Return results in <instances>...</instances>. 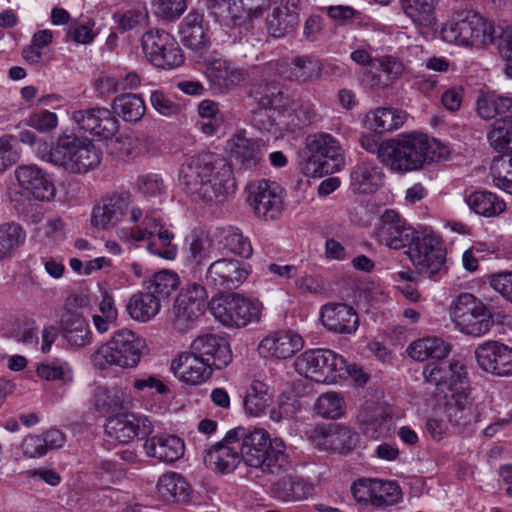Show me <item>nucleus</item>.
Here are the masks:
<instances>
[{
    "label": "nucleus",
    "instance_id": "nucleus-12",
    "mask_svg": "<svg viewBox=\"0 0 512 512\" xmlns=\"http://www.w3.org/2000/svg\"><path fill=\"white\" fill-rule=\"evenodd\" d=\"M210 309L215 319L228 327H245L260 314L257 304L236 293L213 299Z\"/></svg>",
    "mask_w": 512,
    "mask_h": 512
},
{
    "label": "nucleus",
    "instance_id": "nucleus-43",
    "mask_svg": "<svg viewBox=\"0 0 512 512\" xmlns=\"http://www.w3.org/2000/svg\"><path fill=\"white\" fill-rule=\"evenodd\" d=\"M180 284L176 273L162 270L155 273L149 280L145 281L144 289L153 296L157 302L162 305L169 302L172 294L177 290Z\"/></svg>",
    "mask_w": 512,
    "mask_h": 512
},
{
    "label": "nucleus",
    "instance_id": "nucleus-26",
    "mask_svg": "<svg viewBox=\"0 0 512 512\" xmlns=\"http://www.w3.org/2000/svg\"><path fill=\"white\" fill-rule=\"evenodd\" d=\"M231 157L241 168L255 169L263 160L265 144L261 139L248 138L244 131L235 133L228 142Z\"/></svg>",
    "mask_w": 512,
    "mask_h": 512
},
{
    "label": "nucleus",
    "instance_id": "nucleus-50",
    "mask_svg": "<svg viewBox=\"0 0 512 512\" xmlns=\"http://www.w3.org/2000/svg\"><path fill=\"white\" fill-rule=\"evenodd\" d=\"M37 375L46 381H58L67 384L73 380V369L70 364L61 358L46 359L36 368Z\"/></svg>",
    "mask_w": 512,
    "mask_h": 512
},
{
    "label": "nucleus",
    "instance_id": "nucleus-54",
    "mask_svg": "<svg viewBox=\"0 0 512 512\" xmlns=\"http://www.w3.org/2000/svg\"><path fill=\"white\" fill-rule=\"evenodd\" d=\"M26 234L16 223L0 225V259L12 256L16 249L25 241Z\"/></svg>",
    "mask_w": 512,
    "mask_h": 512
},
{
    "label": "nucleus",
    "instance_id": "nucleus-22",
    "mask_svg": "<svg viewBox=\"0 0 512 512\" xmlns=\"http://www.w3.org/2000/svg\"><path fill=\"white\" fill-rule=\"evenodd\" d=\"M301 0H278L266 16L267 33L281 38L291 33L299 23Z\"/></svg>",
    "mask_w": 512,
    "mask_h": 512
},
{
    "label": "nucleus",
    "instance_id": "nucleus-29",
    "mask_svg": "<svg viewBox=\"0 0 512 512\" xmlns=\"http://www.w3.org/2000/svg\"><path fill=\"white\" fill-rule=\"evenodd\" d=\"M321 321L329 331L352 334L359 326V319L353 307L345 303H328L321 309Z\"/></svg>",
    "mask_w": 512,
    "mask_h": 512
},
{
    "label": "nucleus",
    "instance_id": "nucleus-38",
    "mask_svg": "<svg viewBox=\"0 0 512 512\" xmlns=\"http://www.w3.org/2000/svg\"><path fill=\"white\" fill-rule=\"evenodd\" d=\"M350 178L354 192L369 194L382 186L384 174L376 163L363 161L353 168Z\"/></svg>",
    "mask_w": 512,
    "mask_h": 512
},
{
    "label": "nucleus",
    "instance_id": "nucleus-1",
    "mask_svg": "<svg viewBox=\"0 0 512 512\" xmlns=\"http://www.w3.org/2000/svg\"><path fill=\"white\" fill-rule=\"evenodd\" d=\"M179 182L190 195L205 203L222 202L235 190L233 170L226 158L204 152L188 157L179 172Z\"/></svg>",
    "mask_w": 512,
    "mask_h": 512
},
{
    "label": "nucleus",
    "instance_id": "nucleus-60",
    "mask_svg": "<svg viewBox=\"0 0 512 512\" xmlns=\"http://www.w3.org/2000/svg\"><path fill=\"white\" fill-rule=\"evenodd\" d=\"M152 5L162 20L175 21L187 10L188 0H153Z\"/></svg>",
    "mask_w": 512,
    "mask_h": 512
},
{
    "label": "nucleus",
    "instance_id": "nucleus-21",
    "mask_svg": "<svg viewBox=\"0 0 512 512\" xmlns=\"http://www.w3.org/2000/svg\"><path fill=\"white\" fill-rule=\"evenodd\" d=\"M131 203L132 197L128 192L114 193L103 198L93 208L91 224L101 229L113 227L128 213Z\"/></svg>",
    "mask_w": 512,
    "mask_h": 512
},
{
    "label": "nucleus",
    "instance_id": "nucleus-40",
    "mask_svg": "<svg viewBox=\"0 0 512 512\" xmlns=\"http://www.w3.org/2000/svg\"><path fill=\"white\" fill-rule=\"evenodd\" d=\"M65 442L60 430L50 429L41 435H28L21 444L23 454L29 458H37L45 455L49 450L58 449Z\"/></svg>",
    "mask_w": 512,
    "mask_h": 512
},
{
    "label": "nucleus",
    "instance_id": "nucleus-49",
    "mask_svg": "<svg viewBox=\"0 0 512 512\" xmlns=\"http://www.w3.org/2000/svg\"><path fill=\"white\" fill-rule=\"evenodd\" d=\"M113 114H117L124 121L136 122L145 114V103L140 95L126 93L114 98L112 102Z\"/></svg>",
    "mask_w": 512,
    "mask_h": 512
},
{
    "label": "nucleus",
    "instance_id": "nucleus-34",
    "mask_svg": "<svg viewBox=\"0 0 512 512\" xmlns=\"http://www.w3.org/2000/svg\"><path fill=\"white\" fill-rule=\"evenodd\" d=\"M207 8L216 14L215 10L227 4V13L233 25L239 26L246 20L258 17L269 0H205Z\"/></svg>",
    "mask_w": 512,
    "mask_h": 512
},
{
    "label": "nucleus",
    "instance_id": "nucleus-14",
    "mask_svg": "<svg viewBox=\"0 0 512 512\" xmlns=\"http://www.w3.org/2000/svg\"><path fill=\"white\" fill-rule=\"evenodd\" d=\"M248 202L255 215L263 220H274L282 213V189L273 181L260 179L248 185Z\"/></svg>",
    "mask_w": 512,
    "mask_h": 512
},
{
    "label": "nucleus",
    "instance_id": "nucleus-52",
    "mask_svg": "<svg viewBox=\"0 0 512 512\" xmlns=\"http://www.w3.org/2000/svg\"><path fill=\"white\" fill-rule=\"evenodd\" d=\"M487 138L496 151L512 152V119L509 116H504L495 120Z\"/></svg>",
    "mask_w": 512,
    "mask_h": 512
},
{
    "label": "nucleus",
    "instance_id": "nucleus-24",
    "mask_svg": "<svg viewBox=\"0 0 512 512\" xmlns=\"http://www.w3.org/2000/svg\"><path fill=\"white\" fill-rule=\"evenodd\" d=\"M194 355L205 360L213 369H222L232 361V352L225 338L215 334L198 336L190 345Z\"/></svg>",
    "mask_w": 512,
    "mask_h": 512
},
{
    "label": "nucleus",
    "instance_id": "nucleus-25",
    "mask_svg": "<svg viewBox=\"0 0 512 512\" xmlns=\"http://www.w3.org/2000/svg\"><path fill=\"white\" fill-rule=\"evenodd\" d=\"M404 71L403 63L396 57H377L362 76V83L371 90H383L393 85Z\"/></svg>",
    "mask_w": 512,
    "mask_h": 512
},
{
    "label": "nucleus",
    "instance_id": "nucleus-10",
    "mask_svg": "<svg viewBox=\"0 0 512 512\" xmlns=\"http://www.w3.org/2000/svg\"><path fill=\"white\" fill-rule=\"evenodd\" d=\"M141 46L147 60L162 69H173L182 65L184 57L176 39L163 29L146 31Z\"/></svg>",
    "mask_w": 512,
    "mask_h": 512
},
{
    "label": "nucleus",
    "instance_id": "nucleus-3",
    "mask_svg": "<svg viewBox=\"0 0 512 512\" xmlns=\"http://www.w3.org/2000/svg\"><path fill=\"white\" fill-rule=\"evenodd\" d=\"M448 154L447 146L440 141L418 133L390 139L382 153L384 165L396 173L419 170L426 163L439 161Z\"/></svg>",
    "mask_w": 512,
    "mask_h": 512
},
{
    "label": "nucleus",
    "instance_id": "nucleus-59",
    "mask_svg": "<svg viewBox=\"0 0 512 512\" xmlns=\"http://www.w3.org/2000/svg\"><path fill=\"white\" fill-rule=\"evenodd\" d=\"M315 410L324 418H340L344 414V400L336 392L325 393L317 399Z\"/></svg>",
    "mask_w": 512,
    "mask_h": 512
},
{
    "label": "nucleus",
    "instance_id": "nucleus-55",
    "mask_svg": "<svg viewBox=\"0 0 512 512\" xmlns=\"http://www.w3.org/2000/svg\"><path fill=\"white\" fill-rule=\"evenodd\" d=\"M174 234L167 229L161 230L152 237L147 250L166 260H173L177 255V246L172 243Z\"/></svg>",
    "mask_w": 512,
    "mask_h": 512
},
{
    "label": "nucleus",
    "instance_id": "nucleus-41",
    "mask_svg": "<svg viewBox=\"0 0 512 512\" xmlns=\"http://www.w3.org/2000/svg\"><path fill=\"white\" fill-rule=\"evenodd\" d=\"M407 119L406 112L392 107H379L365 117L367 127L375 133L390 132L400 128Z\"/></svg>",
    "mask_w": 512,
    "mask_h": 512
},
{
    "label": "nucleus",
    "instance_id": "nucleus-18",
    "mask_svg": "<svg viewBox=\"0 0 512 512\" xmlns=\"http://www.w3.org/2000/svg\"><path fill=\"white\" fill-rule=\"evenodd\" d=\"M249 276L248 265L233 259L220 258L206 269L205 279L209 286L219 290L239 288Z\"/></svg>",
    "mask_w": 512,
    "mask_h": 512
},
{
    "label": "nucleus",
    "instance_id": "nucleus-17",
    "mask_svg": "<svg viewBox=\"0 0 512 512\" xmlns=\"http://www.w3.org/2000/svg\"><path fill=\"white\" fill-rule=\"evenodd\" d=\"M418 232L407 224L397 211L386 209L380 216L375 233L380 243L397 250L409 247L415 241Z\"/></svg>",
    "mask_w": 512,
    "mask_h": 512
},
{
    "label": "nucleus",
    "instance_id": "nucleus-33",
    "mask_svg": "<svg viewBox=\"0 0 512 512\" xmlns=\"http://www.w3.org/2000/svg\"><path fill=\"white\" fill-rule=\"evenodd\" d=\"M144 450L148 456L161 462L173 463L184 455L185 444L176 435L159 434L146 439Z\"/></svg>",
    "mask_w": 512,
    "mask_h": 512
},
{
    "label": "nucleus",
    "instance_id": "nucleus-57",
    "mask_svg": "<svg viewBox=\"0 0 512 512\" xmlns=\"http://www.w3.org/2000/svg\"><path fill=\"white\" fill-rule=\"evenodd\" d=\"M401 497L399 486L392 481L374 480V497L372 505L383 508L398 502Z\"/></svg>",
    "mask_w": 512,
    "mask_h": 512
},
{
    "label": "nucleus",
    "instance_id": "nucleus-63",
    "mask_svg": "<svg viewBox=\"0 0 512 512\" xmlns=\"http://www.w3.org/2000/svg\"><path fill=\"white\" fill-rule=\"evenodd\" d=\"M210 258V242L203 238H194L189 246V254L187 256L189 263L194 268H200Z\"/></svg>",
    "mask_w": 512,
    "mask_h": 512
},
{
    "label": "nucleus",
    "instance_id": "nucleus-62",
    "mask_svg": "<svg viewBox=\"0 0 512 512\" xmlns=\"http://www.w3.org/2000/svg\"><path fill=\"white\" fill-rule=\"evenodd\" d=\"M148 19L149 15L145 7L129 9L118 17V30L126 32L147 25Z\"/></svg>",
    "mask_w": 512,
    "mask_h": 512
},
{
    "label": "nucleus",
    "instance_id": "nucleus-15",
    "mask_svg": "<svg viewBox=\"0 0 512 512\" xmlns=\"http://www.w3.org/2000/svg\"><path fill=\"white\" fill-rule=\"evenodd\" d=\"M267 66L284 80L299 84H309L319 80L324 68L322 60L313 55L273 60L268 62Z\"/></svg>",
    "mask_w": 512,
    "mask_h": 512
},
{
    "label": "nucleus",
    "instance_id": "nucleus-53",
    "mask_svg": "<svg viewBox=\"0 0 512 512\" xmlns=\"http://www.w3.org/2000/svg\"><path fill=\"white\" fill-rule=\"evenodd\" d=\"M509 98L494 93L481 94L476 102L479 116L485 120L492 119L497 115L507 116L510 105Z\"/></svg>",
    "mask_w": 512,
    "mask_h": 512
},
{
    "label": "nucleus",
    "instance_id": "nucleus-30",
    "mask_svg": "<svg viewBox=\"0 0 512 512\" xmlns=\"http://www.w3.org/2000/svg\"><path fill=\"white\" fill-rule=\"evenodd\" d=\"M171 369L176 377L190 385H198L207 381L213 371V368L205 360L194 355L192 350L183 352L174 359Z\"/></svg>",
    "mask_w": 512,
    "mask_h": 512
},
{
    "label": "nucleus",
    "instance_id": "nucleus-32",
    "mask_svg": "<svg viewBox=\"0 0 512 512\" xmlns=\"http://www.w3.org/2000/svg\"><path fill=\"white\" fill-rule=\"evenodd\" d=\"M445 412L448 421L459 431L471 428L480 417L477 403L465 393L453 395V400L446 404Z\"/></svg>",
    "mask_w": 512,
    "mask_h": 512
},
{
    "label": "nucleus",
    "instance_id": "nucleus-27",
    "mask_svg": "<svg viewBox=\"0 0 512 512\" xmlns=\"http://www.w3.org/2000/svg\"><path fill=\"white\" fill-rule=\"evenodd\" d=\"M227 441V435L203 451V461L206 467L221 473L232 472L242 460L240 443L235 440Z\"/></svg>",
    "mask_w": 512,
    "mask_h": 512
},
{
    "label": "nucleus",
    "instance_id": "nucleus-2",
    "mask_svg": "<svg viewBox=\"0 0 512 512\" xmlns=\"http://www.w3.org/2000/svg\"><path fill=\"white\" fill-rule=\"evenodd\" d=\"M240 443L242 460L247 466L260 468L262 472L280 476L292 469L285 445L281 439H271L263 429L250 431L236 427L227 432V441Z\"/></svg>",
    "mask_w": 512,
    "mask_h": 512
},
{
    "label": "nucleus",
    "instance_id": "nucleus-44",
    "mask_svg": "<svg viewBox=\"0 0 512 512\" xmlns=\"http://www.w3.org/2000/svg\"><path fill=\"white\" fill-rule=\"evenodd\" d=\"M450 345L438 337H425L412 342L408 348V355L419 362L427 359H444L450 353Z\"/></svg>",
    "mask_w": 512,
    "mask_h": 512
},
{
    "label": "nucleus",
    "instance_id": "nucleus-61",
    "mask_svg": "<svg viewBox=\"0 0 512 512\" xmlns=\"http://www.w3.org/2000/svg\"><path fill=\"white\" fill-rule=\"evenodd\" d=\"M163 226L160 220L155 215H146L141 222V225L131 229L129 235L125 238L127 240L143 241L145 239H151L155 234L163 230Z\"/></svg>",
    "mask_w": 512,
    "mask_h": 512
},
{
    "label": "nucleus",
    "instance_id": "nucleus-6",
    "mask_svg": "<svg viewBox=\"0 0 512 512\" xmlns=\"http://www.w3.org/2000/svg\"><path fill=\"white\" fill-rule=\"evenodd\" d=\"M145 346L143 338L128 329L116 331L111 339L100 345L91 355V362L99 369L111 366L134 368L138 365L142 349Z\"/></svg>",
    "mask_w": 512,
    "mask_h": 512
},
{
    "label": "nucleus",
    "instance_id": "nucleus-35",
    "mask_svg": "<svg viewBox=\"0 0 512 512\" xmlns=\"http://www.w3.org/2000/svg\"><path fill=\"white\" fill-rule=\"evenodd\" d=\"M205 75L213 90L225 93L240 85L245 77L244 73L233 67L224 59H214L206 68Z\"/></svg>",
    "mask_w": 512,
    "mask_h": 512
},
{
    "label": "nucleus",
    "instance_id": "nucleus-20",
    "mask_svg": "<svg viewBox=\"0 0 512 512\" xmlns=\"http://www.w3.org/2000/svg\"><path fill=\"white\" fill-rule=\"evenodd\" d=\"M478 366L496 376L512 374V348L497 342L487 341L475 349Z\"/></svg>",
    "mask_w": 512,
    "mask_h": 512
},
{
    "label": "nucleus",
    "instance_id": "nucleus-39",
    "mask_svg": "<svg viewBox=\"0 0 512 512\" xmlns=\"http://www.w3.org/2000/svg\"><path fill=\"white\" fill-rule=\"evenodd\" d=\"M275 498L284 502H297L307 499L314 493V485L297 476H284L272 486Z\"/></svg>",
    "mask_w": 512,
    "mask_h": 512
},
{
    "label": "nucleus",
    "instance_id": "nucleus-56",
    "mask_svg": "<svg viewBox=\"0 0 512 512\" xmlns=\"http://www.w3.org/2000/svg\"><path fill=\"white\" fill-rule=\"evenodd\" d=\"M95 406L101 412H115L124 408V392L118 388L99 387L95 392Z\"/></svg>",
    "mask_w": 512,
    "mask_h": 512
},
{
    "label": "nucleus",
    "instance_id": "nucleus-23",
    "mask_svg": "<svg viewBox=\"0 0 512 512\" xmlns=\"http://www.w3.org/2000/svg\"><path fill=\"white\" fill-rule=\"evenodd\" d=\"M14 173L19 186L36 200L51 201L54 199L55 185L49 175L37 165H20Z\"/></svg>",
    "mask_w": 512,
    "mask_h": 512
},
{
    "label": "nucleus",
    "instance_id": "nucleus-58",
    "mask_svg": "<svg viewBox=\"0 0 512 512\" xmlns=\"http://www.w3.org/2000/svg\"><path fill=\"white\" fill-rule=\"evenodd\" d=\"M221 242L228 251L235 255L244 258L252 255L253 249L250 240L237 228L225 230Z\"/></svg>",
    "mask_w": 512,
    "mask_h": 512
},
{
    "label": "nucleus",
    "instance_id": "nucleus-5",
    "mask_svg": "<svg viewBox=\"0 0 512 512\" xmlns=\"http://www.w3.org/2000/svg\"><path fill=\"white\" fill-rule=\"evenodd\" d=\"M493 22L472 11H462L452 17L441 29L443 39L466 47L481 48L496 40Z\"/></svg>",
    "mask_w": 512,
    "mask_h": 512
},
{
    "label": "nucleus",
    "instance_id": "nucleus-28",
    "mask_svg": "<svg viewBox=\"0 0 512 512\" xmlns=\"http://www.w3.org/2000/svg\"><path fill=\"white\" fill-rule=\"evenodd\" d=\"M316 445L327 451L349 453L358 442V435L348 427L332 424L315 430Z\"/></svg>",
    "mask_w": 512,
    "mask_h": 512
},
{
    "label": "nucleus",
    "instance_id": "nucleus-11",
    "mask_svg": "<svg viewBox=\"0 0 512 512\" xmlns=\"http://www.w3.org/2000/svg\"><path fill=\"white\" fill-rule=\"evenodd\" d=\"M409 255L421 273L433 277L444 268L446 249L436 234L425 229L418 232L415 241L409 246Z\"/></svg>",
    "mask_w": 512,
    "mask_h": 512
},
{
    "label": "nucleus",
    "instance_id": "nucleus-51",
    "mask_svg": "<svg viewBox=\"0 0 512 512\" xmlns=\"http://www.w3.org/2000/svg\"><path fill=\"white\" fill-rule=\"evenodd\" d=\"M436 3V0H409L402 9L416 25L430 27L436 23Z\"/></svg>",
    "mask_w": 512,
    "mask_h": 512
},
{
    "label": "nucleus",
    "instance_id": "nucleus-48",
    "mask_svg": "<svg viewBox=\"0 0 512 512\" xmlns=\"http://www.w3.org/2000/svg\"><path fill=\"white\" fill-rule=\"evenodd\" d=\"M250 95L263 109H275L283 105L284 96L281 85L277 81L261 80L255 83Z\"/></svg>",
    "mask_w": 512,
    "mask_h": 512
},
{
    "label": "nucleus",
    "instance_id": "nucleus-37",
    "mask_svg": "<svg viewBox=\"0 0 512 512\" xmlns=\"http://www.w3.org/2000/svg\"><path fill=\"white\" fill-rule=\"evenodd\" d=\"M204 15L191 10L183 19L180 27L181 41L187 48L202 52L209 45V38L203 27Z\"/></svg>",
    "mask_w": 512,
    "mask_h": 512
},
{
    "label": "nucleus",
    "instance_id": "nucleus-36",
    "mask_svg": "<svg viewBox=\"0 0 512 512\" xmlns=\"http://www.w3.org/2000/svg\"><path fill=\"white\" fill-rule=\"evenodd\" d=\"M60 325L63 338L71 347L81 348L91 344L92 332L89 323L79 312H64Z\"/></svg>",
    "mask_w": 512,
    "mask_h": 512
},
{
    "label": "nucleus",
    "instance_id": "nucleus-46",
    "mask_svg": "<svg viewBox=\"0 0 512 512\" xmlns=\"http://www.w3.org/2000/svg\"><path fill=\"white\" fill-rule=\"evenodd\" d=\"M159 494L164 500L173 502H186L191 493V487L185 478L178 473L162 475L157 483Z\"/></svg>",
    "mask_w": 512,
    "mask_h": 512
},
{
    "label": "nucleus",
    "instance_id": "nucleus-16",
    "mask_svg": "<svg viewBox=\"0 0 512 512\" xmlns=\"http://www.w3.org/2000/svg\"><path fill=\"white\" fill-rule=\"evenodd\" d=\"M71 118L79 131L102 139L112 138L118 132V119L106 107H92L72 111Z\"/></svg>",
    "mask_w": 512,
    "mask_h": 512
},
{
    "label": "nucleus",
    "instance_id": "nucleus-8",
    "mask_svg": "<svg viewBox=\"0 0 512 512\" xmlns=\"http://www.w3.org/2000/svg\"><path fill=\"white\" fill-rule=\"evenodd\" d=\"M309 156L303 172L309 177H322L342 169L345 160L338 140L328 133H317L308 138Z\"/></svg>",
    "mask_w": 512,
    "mask_h": 512
},
{
    "label": "nucleus",
    "instance_id": "nucleus-31",
    "mask_svg": "<svg viewBox=\"0 0 512 512\" xmlns=\"http://www.w3.org/2000/svg\"><path fill=\"white\" fill-rule=\"evenodd\" d=\"M300 335L292 331H277L265 337L259 344V353L265 357L287 359L303 348Z\"/></svg>",
    "mask_w": 512,
    "mask_h": 512
},
{
    "label": "nucleus",
    "instance_id": "nucleus-19",
    "mask_svg": "<svg viewBox=\"0 0 512 512\" xmlns=\"http://www.w3.org/2000/svg\"><path fill=\"white\" fill-rule=\"evenodd\" d=\"M153 431L152 422L147 416L134 413H121L108 419L105 432L111 439L127 443L136 437H147Z\"/></svg>",
    "mask_w": 512,
    "mask_h": 512
},
{
    "label": "nucleus",
    "instance_id": "nucleus-42",
    "mask_svg": "<svg viewBox=\"0 0 512 512\" xmlns=\"http://www.w3.org/2000/svg\"><path fill=\"white\" fill-rule=\"evenodd\" d=\"M468 207L483 217H496L506 209V203L496 194L487 190H477L465 196Z\"/></svg>",
    "mask_w": 512,
    "mask_h": 512
},
{
    "label": "nucleus",
    "instance_id": "nucleus-45",
    "mask_svg": "<svg viewBox=\"0 0 512 512\" xmlns=\"http://www.w3.org/2000/svg\"><path fill=\"white\" fill-rule=\"evenodd\" d=\"M273 399L269 386L260 380H253L243 400L244 410L251 416L265 413Z\"/></svg>",
    "mask_w": 512,
    "mask_h": 512
},
{
    "label": "nucleus",
    "instance_id": "nucleus-7",
    "mask_svg": "<svg viewBox=\"0 0 512 512\" xmlns=\"http://www.w3.org/2000/svg\"><path fill=\"white\" fill-rule=\"evenodd\" d=\"M294 366L298 374L318 383L352 375L346 360L329 349L307 350L296 358ZM353 371L356 372V369L353 368Z\"/></svg>",
    "mask_w": 512,
    "mask_h": 512
},
{
    "label": "nucleus",
    "instance_id": "nucleus-9",
    "mask_svg": "<svg viewBox=\"0 0 512 512\" xmlns=\"http://www.w3.org/2000/svg\"><path fill=\"white\" fill-rule=\"evenodd\" d=\"M451 316L460 332L474 337L487 334L494 325L490 310L471 293H461L452 301Z\"/></svg>",
    "mask_w": 512,
    "mask_h": 512
},
{
    "label": "nucleus",
    "instance_id": "nucleus-13",
    "mask_svg": "<svg viewBox=\"0 0 512 512\" xmlns=\"http://www.w3.org/2000/svg\"><path fill=\"white\" fill-rule=\"evenodd\" d=\"M207 292L204 286L188 283L178 294L174 306V326L179 331H186L199 319L207 308Z\"/></svg>",
    "mask_w": 512,
    "mask_h": 512
},
{
    "label": "nucleus",
    "instance_id": "nucleus-4",
    "mask_svg": "<svg viewBox=\"0 0 512 512\" xmlns=\"http://www.w3.org/2000/svg\"><path fill=\"white\" fill-rule=\"evenodd\" d=\"M42 160L60 166L69 173L84 174L100 164L101 153L91 141L63 133L42 155Z\"/></svg>",
    "mask_w": 512,
    "mask_h": 512
},
{
    "label": "nucleus",
    "instance_id": "nucleus-64",
    "mask_svg": "<svg viewBox=\"0 0 512 512\" xmlns=\"http://www.w3.org/2000/svg\"><path fill=\"white\" fill-rule=\"evenodd\" d=\"M424 378L427 382L436 386H449V376L453 375L450 363H432L428 364L423 371Z\"/></svg>",
    "mask_w": 512,
    "mask_h": 512
},
{
    "label": "nucleus",
    "instance_id": "nucleus-47",
    "mask_svg": "<svg viewBox=\"0 0 512 512\" xmlns=\"http://www.w3.org/2000/svg\"><path fill=\"white\" fill-rule=\"evenodd\" d=\"M161 306L144 288L143 291L133 294L126 306V310L133 320L148 322L160 311Z\"/></svg>",
    "mask_w": 512,
    "mask_h": 512
}]
</instances>
